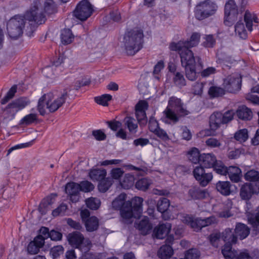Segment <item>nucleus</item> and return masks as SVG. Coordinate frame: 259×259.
Listing matches in <instances>:
<instances>
[{
    "mask_svg": "<svg viewBox=\"0 0 259 259\" xmlns=\"http://www.w3.org/2000/svg\"><path fill=\"white\" fill-rule=\"evenodd\" d=\"M38 5V2H34L33 5L24 15H15L9 20L7 29L10 37L16 39L22 34L26 20L30 23L29 25L32 32L35 30L37 25L45 22L46 16L42 10L39 9Z\"/></svg>",
    "mask_w": 259,
    "mask_h": 259,
    "instance_id": "f257e3e1",
    "label": "nucleus"
},
{
    "mask_svg": "<svg viewBox=\"0 0 259 259\" xmlns=\"http://www.w3.org/2000/svg\"><path fill=\"white\" fill-rule=\"evenodd\" d=\"M126 195L124 193L119 194L112 201L113 207L120 210L122 218L130 219L132 218H139L142 212L143 199L140 197H135L131 201H125Z\"/></svg>",
    "mask_w": 259,
    "mask_h": 259,
    "instance_id": "f03ea898",
    "label": "nucleus"
},
{
    "mask_svg": "<svg viewBox=\"0 0 259 259\" xmlns=\"http://www.w3.org/2000/svg\"><path fill=\"white\" fill-rule=\"evenodd\" d=\"M189 113L181 99L171 96L163 111L162 120L165 123L174 124L179 121L180 117L187 115Z\"/></svg>",
    "mask_w": 259,
    "mask_h": 259,
    "instance_id": "7ed1b4c3",
    "label": "nucleus"
},
{
    "mask_svg": "<svg viewBox=\"0 0 259 259\" xmlns=\"http://www.w3.org/2000/svg\"><path fill=\"white\" fill-rule=\"evenodd\" d=\"M144 34L140 29H131L124 34L122 43L126 53L128 55H134L143 46Z\"/></svg>",
    "mask_w": 259,
    "mask_h": 259,
    "instance_id": "20e7f679",
    "label": "nucleus"
},
{
    "mask_svg": "<svg viewBox=\"0 0 259 259\" xmlns=\"http://www.w3.org/2000/svg\"><path fill=\"white\" fill-rule=\"evenodd\" d=\"M182 42L170 43L169 45V49L171 51H177L178 52L181 58V62L182 66L183 67L192 66V65H196V60H197L198 63L201 64L200 58L199 57H195L194 54L191 50L187 47L181 48Z\"/></svg>",
    "mask_w": 259,
    "mask_h": 259,
    "instance_id": "39448f33",
    "label": "nucleus"
},
{
    "mask_svg": "<svg viewBox=\"0 0 259 259\" xmlns=\"http://www.w3.org/2000/svg\"><path fill=\"white\" fill-rule=\"evenodd\" d=\"M217 8L215 3L209 0L205 1L197 5L194 11L195 16L198 20H203L214 14Z\"/></svg>",
    "mask_w": 259,
    "mask_h": 259,
    "instance_id": "423d86ee",
    "label": "nucleus"
},
{
    "mask_svg": "<svg viewBox=\"0 0 259 259\" xmlns=\"http://www.w3.org/2000/svg\"><path fill=\"white\" fill-rule=\"evenodd\" d=\"M93 8L88 0H82L76 6L74 16L81 21H85L92 14Z\"/></svg>",
    "mask_w": 259,
    "mask_h": 259,
    "instance_id": "0eeeda50",
    "label": "nucleus"
},
{
    "mask_svg": "<svg viewBox=\"0 0 259 259\" xmlns=\"http://www.w3.org/2000/svg\"><path fill=\"white\" fill-rule=\"evenodd\" d=\"M227 123V112L223 113L221 112H215L212 114L209 117V126L210 130L205 131L207 136L214 135L215 131L221 124Z\"/></svg>",
    "mask_w": 259,
    "mask_h": 259,
    "instance_id": "6e6552de",
    "label": "nucleus"
},
{
    "mask_svg": "<svg viewBox=\"0 0 259 259\" xmlns=\"http://www.w3.org/2000/svg\"><path fill=\"white\" fill-rule=\"evenodd\" d=\"M193 175L195 180L202 187L206 186L213 178L212 172H206L202 166H195L193 170Z\"/></svg>",
    "mask_w": 259,
    "mask_h": 259,
    "instance_id": "1a4fd4ad",
    "label": "nucleus"
},
{
    "mask_svg": "<svg viewBox=\"0 0 259 259\" xmlns=\"http://www.w3.org/2000/svg\"><path fill=\"white\" fill-rule=\"evenodd\" d=\"M259 194V181L255 183H245L240 188V196L241 199L248 201L254 194Z\"/></svg>",
    "mask_w": 259,
    "mask_h": 259,
    "instance_id": "9d476101",
    "label": "nucleus"
},
{
    "mask_svg": "<svg viewBox=\"0 0 259 259\" xmlns=\"http://www.w3.org/2000/svg\"><path fill=\"white\" fill-rule=\"evenodd\" d=\"M30 104L29 100L26 98L21 97L13 101L6 107L5 111L11 114L12 118H14L16 113L24 109Z\"/></svg>",
    "mask_w": 259,
    "mask_h": 259,
    "instance_id": "9b49d317",
    "label": "nucleus"
},
{
    "mask_svg": "<svg viewBox=\"0 0 259 259\" xmlns=\"http://www.w3.org/2000/svg\"><path fill=\"white\" fill-rule=\"evenodd\" d=\"M208 238L210 244L216 248L223 245L222 253L224 258L227 259V236L224 233L214 232L209 236Z\"/></svg>",
    "mask_w": 259,
    "mask_h": 259,
    "instance_id": "f8f14e48",
    "label": "nucleus"
},
{
    "mask_svg": "<svg viewBox=\"0 0 259 259\" xmlns=\"http://www.w3.org/2000/svg\"><path fill=\"white\" fill-rule=\"evenodd\" d=\"M231 249V244L228 243V259H259V250L257 249H254L250 254L247 250L238 254L237 251L232 252Z\"/></svg>",
    "mask_w": 259,
    "mask_h": 259,
    "instance_id": "ddd939ff",
    "label": "nucleus"
},
{
    "mask_svg": "<svg viewBox=\"0 0 259 259\" xmlns=\"http://www.w3.org/2000/svg\"><path fill=\"white\" fill-rule=\"evenodd\" d=\"M218 222L217 218L213 215L206 218L204 219L197 218L193 219L190 226L195 231L198 232L203 227L217 224Z\"/></svg>",
    "mask_w": 259,
    "mask_h": 259,
    "instance_id": "4468645a",
    "label": "nucleus"
},
{
    "mask_svg": "<svg viewBox=\"0 0 259 259\" xmlns=\"http://www.w3.org/2000/svg\"><path fill=\"white\" fill-rule=\"evenodd\" d=\"M242 77L240 74H233L228 76V92L235 94L241 88Z\"/></svg>",
    "mask_w": 259,
    "mask_h": 259,
    "instance_id": "2eb2a0df",
    "label": "nucleus"
},
{
    "mask_svg": "<svg viewBox=\"0 0 259 259\" xmlns=\"http://www.w3.org/2000/svg\"><path fill=\"white\" fill-rule=\"evenodd\" d=\"M71 90L65 89L60 97L54 100L53 102L47 101V108L50 112H54L57 110L65 102L67 97L68 96V92Z\"/></svg>",
    "mask_w": 259,
    "mask_h": 259,
    "instance_id": "dca6fc26",
    "label": "nucleus"
},
{
    "mask_svg": "<svg viewBox=\"0 0 259 259\" xmlns=\"http://www.w3.org/2000/svg\"><path fill=\"white\" fill-rule=\"evenodd\" d=\"M240 13L234 0H228V25L234 23L238 20Z\"/></svg>",
    "mask_w": 259,
    "mask_h": 259,
    "instance_id": "f3484780",
    "label": "nucleus"
},
{
    "mask_svg": "<svg viewBox=\"0 0 259 259\" xmlns=\"http://www.w3.org/2000/svg\"><path fill=\"white\" fill-rule=\"evenodd\" d=\"M80 188L79 184L75 182L68 183L65 187V192L69 196L72 202H76L79 199Z\"/></svg>",
    "mask_w": 259,
    "mask_h": 259,
    "instance_id": "a211bd4d",
    "label": "nucleus"
},
{
    "mask_svg": "<svg viewBox=\"0 0 259 259\" xmlns=\"http://www.w3.org/2000/svg\"><path fill=\"white\" fill-rule=\"evenodd\" d=\"M56 196V194H52L42 199L38 207L39 211L42 214H45L52 208V205L55 202Z\"/></svg>",
    "mask_w": 259,
    "mask_h": 259,
    "instance_id": "6ab92c4d",
    "label": "nucleus"
},
{
    "mask_svg": "<svg viewBox=\"0 0 259 259\" xmlns=\"http://www.w3.org/2000/svg\"><path fill=\"white\" fill-rule=\"evenodd\" d=\"M237 117L243 121H250L253 117L251 109L245 105L239 106L236 111Z\"/></svg>",
    "mask_w": 259,
    "mask_h": 259,
    "instance_id": "aec40b11",
    "label": "nucleus"
},
{
    "mask_svg": "<svg viewBox=\"0 0 259 259\" xmlns=\"http://www.w3.org/2000/svg\"><path fill=\"white\" fill-rule=\"evenodd\" d=\"M215 156L212 153H202L200 156V162L199 166L209 168L214 166L217 162Z\"/></svg>",
    "mask_w": 259,
    "mask_h": 259,
    "instance_id": "412c9836",
    "label": "nucleus"
},
{
    "mask_svg": "<svg viewBox=\"0 0 259 259\" xmlns=\"http://www.w3.org/2000/svg\"><path fill=\"white\" fill-rule=\"evenodd\" d=\"M83 240V235L78 232H73L69 233L67 236V240L69 244L73 247L76 248L81 246Z\"/></svg>",
    "mask_w": 259,
    "mask_h": 259,
    "instance_id": "4be33fe9",
    "label": "nucleus"
},
{
    "mask_svg": "<svg viewBox=\"0 0 259 259\" xmlns=\"http://www.w3.org/2000/svg\"><path fill=\"white\" fill-rule=\"evenodd\" d=\"M171 225L169 223L161 224L156 227L153 231L155 237L158 239H163L170 231Z\"/></svg>",
    "mask_w": 259,
    "mask_h": 259,
    "instance_id": "5701e85b",
    "label": "nucleus"
},
{
    "mask_svg": "<svg viewBox=\"0 0 259 259\" xmlns=\"http://www.w3.org/2000/svg\"><path fill=\"white\" fill-rule=\"evenodd\" d=\"M244 21L245 23L246 27L250 32L252 30L253 26H257L256 24L258 23V18L256 15L254 13H251L248 10L245 12Z\"/></svg>",
    "mask_w": 259,
    "mask_h": 259,
    "instance_id": "b1692460",
    "label": "nucleus"
},
{
    "mask_svg": "<svg viewBox=\"0 0 259 259\" xmlns=\"http://www.w3.org/2000/svg\"><path fill=\"white\" fill-rule=\"evenodd\" d=\"M135 224L137 229L144 235L149 234L152 229V225L147 217H144L138 223Z\"/></svg>",
    "mask_w": 259,
    "mask_h": 259,
    "instance_id": "393cba45",
    "label": "nucleus"
},
{
    "mask_svg": "<svg viewBox=\"0 0 259 259\" xmlns=\"http://www.w3.org/2000/svg\"><path fill=\"white\" fill-rule=\"evenodd\" d=\"M200 35L197 32H193L189 40H180L178 42H182L181 48L187 47L189 49L196 46L199 42Z\"/></svg>",
    "mask_w": 259,
    "mask_h": 259,
    "instance_id": "a878e982",
    "label": "nucleus"
},
{
    "mask_svg": "<svg viewBox=\"0 0 259 259\" xmlns=\"http://www.w3.org/2000/svg\"><path fill=\"white\" fill-rule=\"evenodd\" d=\"M90 179L93 181L99 182L106 176V170L104 168H95L90 170L89 173Z\"/></svg>",
    "mask_w": 259,
    "mask_h": 259,
    "instance_id": "bb28decb",
    "label": "nucleus"
},
{
    "mask_svg": "<svg viewBox=\"0 0 259 259\" xmlns=\"http://www.w3.org/2000/svg\"><path fill=\"white\" fill-rule=\"evenodd\" d=\"M236 235L240 240L246 238L250 233V229L247 225L242 223H238L235 229Z\"/></svg>",
    "mask_w": 259,
    "mask_h": 259,
    "instance_id": "cd10ccee",
    "label": "nucleus"
},
{
    "mask_svg": "<svg viewBox=\"0 0 259 259\" xmlns=\"http://www.w3.org/2000/svg\"><path fill=\"white\" fill-rule=\"evenodd\" d=\"M88 232H92L98 230L99 226V219L95 216H92L83 223Z\"/></svg>",
    "mask_w": 259,
    "mask_h": 259,
    "instance_id": "c85d7f7f",
    "label": "nucleus"
},
{
    "mask_svg": "<svg viewBox=\"0 0 259 259\" xmlns=\"http://www.w3.org/2000/svg\"><path fill=\"white\" fill-rule=\"evenodd\" d=\"M188 193L193 199H202L206 197V191L199 187H194L189 190Z\"/></svg>",
    "mask_w": 259,
    "mask_h": 259,
    "instance_id": "c756f323",
    "label": "nucleus"
},
{
    "mask_svg": "<svg viewBox=\"0 0 259 259\" xmlns=\"http://www.w3.org/2000/svg\"><path fill=\"white\" fill-rule=\"evenodd\" d=\"M173 253L174 251L171 246L163 245L158 250V255L161 259H167L173 254Z\"/></svg>",
    "mask_w": 259,
    "mask_h": 259,
    "instance_id": "7c9ffc66",
    "label": "nucleus"
},
{
    "mask_svg": "<svg viewBox=\"0 0 259 259\" xmlns=\"http://www.w3.org/2000/svg\"><path fill=\"white\" fill-rule=\"evenodd\" d=\"M201 155L199 150L195 147L192 148L188 152L189 160L194 164H200Z\"/></svg>",
    "mask_w": 259,
    "mask_h": 259,
    "instance_id": "2f4dec72",
    "label": "nucleus"
},
{
    "mask_svg": "<svg viewBox=\"0 0 259 259\" xmlns=\"http://www.w3.org/2000/svg\"><path fill=\"white\" fill-rule=\"evenodd\" d=\"M113 181L109 177L105 178L99 182L98 188L101 192H106L112 186Z\"/></svg>",
    "mask_w": 259,
    "mask_h": 259,
    "instance_id": "473e14b6",
    "label": "nucleus"
},
{
    "mask_svg": "<svg viewBox=\"0 0 259 259\" xmlns=\"http://www.w3.org/2000/svg\"><path fill=\"white\" fill-rule=\"evenodd\" d=\"M74 36L69 29H64L61 31V40L63 45H68L73 41Z\"/></svg>",
    "mask_w": 259,
    "mask_h": 259,
    "instance_id": "72a5a7b5",
    "label": "nucleus"
},
{
    "mask_svg": "<svg viewBox=\"0 0 259 259\" xmlns=\"http://www.w3.org/2000/svg\"><path fill=\"white\" fill-rule=\"evenodd\" d=\"M172 81L174 84L179 87L182 88L186 85V81L182 72H177L173 75Z\"/></svg>",
    "mask_w": 259,
    "mask_h": 259,
    "instance_id": "f704fd0d",
    "label": "nucleus"
},
{
    "mask_svg": "<svg viewBox=\"0 0 259 259\" xmlns=\"http://www.w3.org/2000/svg\"><path fill=\"white\" fill-rule=\"evenodd\" d=\"M225 90L222 87L212 85L208 90V95L211 98H218L225 94Z\"/></svg>",
    "mask_w": 259,
    "mask_h": 259,
    "instance_id": "c9c22d12",
    "label": "nucleus"
},
{
    "mask_svg": "<svg viewBox=\"0 0 259 259\" xmlns=\"http://www.w3.org/2000/svg\"><path fill=\"white\" fill-rule=\"evenodd\" d=\"M124 122L130 133H136L137 132L138 123L134 118L130 116L126 117Z\"/></svg>",
    "mask_w": 259,
    "mask_h": 259,
    "instance_id": "e433bc0d",
    "label": "nucleus"
},
{
    "mask_svg": "<svg viewBox=\"0 0 259 259\" xmlns=\"http://www.w3.org/2000/svg\"><path fill=\"white\" fill-rule=\"evenodd\" d=\"M164 63L163 60H160L154 66L153 71L152 72L153 77L159 80L161 77V71L164 68Z\"/></svg>",
    "mask_w": 259,
    "mask_h": 259,
    "instance_id": "4c0bfd02",
    "label": "nucleus"
},
{
    "mask_svg": "<svg viewBox=\"0 0 259 259\" xmlns=\"http://www.w3.org/2000/svg\"><path fill=\"white\" fill-rule=\"evenodd\" d=\"M134 184V177L130 174H126L121 182L120 185L125 189H128L133 186Z\"/></svg>",
    "mask_w": 259,
    "mask_h": 259,
    "instance_id": "58836bf2",
    "label": "nucleus"
},
{
    "mask_svg": "<svg viewBox=\"0 0 259 259\" xmlns=\"http://www.w3.org/2000/svg\"><path fill=\"white\" fill-rule=\"evenodd\" d=\"M37 120V115L35 113H30L24 116L20 121V125H29Z\"/></svg>",
    "mask_w": 259,
    "mask_h": 259,
    "instance_id": "ea45409f",
    "label": "nucleus"
},
{
    "mask_svg": "<svg viewBox=\"0 0 259 259\" xmlns=\"http://www.w3.org/2000/svg\"><path fill=\"white\" fill-rule=\"evenodd\" d=\"M170 205L169 200L166 198H160L157 202V208L161 213L166 211Z\"/></svg>",
    "mask_w": 259,
    "mask_h": 259,
    "instance_id": "a19ab883",
    "label": "nucleus"
},
{
    "mask_svg": "<svg viewBox=\"0 0 259 259\" xmlns=\"http://www.w3.org/2000/svg\"><path fill=\"white\" fill-rule=\"evenodd\" d=\"M244 179L251 183H255L259 181V171L255 170H250L244 175Z\"/></svg>",
    "mask_w": 259,
    "mask_h": 259,
    "instance_id": "79ce46f5",
    "label": "nucleus"
},
{
    "mask_svg": "<svg viewBox=\"0 0 259 259\" xmlns=\"http://www.w3.org/2000/svg\"><path fill=\"white\" fill-rule=\"evenodd\" d=\"M151 184L150 180L147 178H142L136 182L135 187L138 190L145 191L149 188Z\"/></svg>",
    "mask_w": 259,
    "mask_h": 259,
    "instance_id": "37998d69",
    "label": "nucleus"
},
{
    "mask_svg": "<svg viewBox=\"0 0 259 259\" xmlns=\"http://www.w3.org/2000/svg\"><path fill=\"white\" fill-rule=\"evenodd\" d=\"M235 31L242 39H246L247 37V33L244 25L241 22H238L236 23L235 26Z\"/></svg>",
    "mask_w": 259,
    "mask_h": 259,
    "instance_id": "c03bdc74",
    "label": "nucleus"
},
{
    "mask_svg": "<svg viewBox=\"0 0 259 259\" xmlns=\"http://www.w3.org/2000/svg\"><path fill=\"white\" fill-rule=\"evenodd\" d=\"M44 11L48 14L50 15L57 12V7L53 0H46L44 4Z\"/></svg>",
    "mask_w": 259,
    "mask_h": 259,
    "instance_id": "a18cd8bd",
    "label": "nucleus"
},
{
    "mask_svg": "<svg viewBox=\"0 0 259 259\" xmlns=\"http://www.w3.org/2000/svg\"><path fill=\"white\" fill-rule=\"evenodd\" d=\"M112 97L109 94H104L100 96L96 97L94 98L95 101L99 105L107 106L108 102L111 100Z\"/></svg>",
    "mask_w": 259,
    "mask_h": 259,
    "instance_id": "49530a36",
    "label": "nucleus"
},
{
    "mask_svg": "<svg viewBox=\"0 0 259 259\" xmlns=\"http://www.w3.org/2000/svg\"><path fill=\"white\" fill-rule=\"evenodd\" d=\"M184 68L186 77L191 81L196 80L197 77V72L196 71V65Z\"/></svg>",
    "mask_w": 259,
    "mask_h": 259,
    "instance_id": "de8ad7c7",
    "label": "nucleus"
},
{
    "mask_svg": "<svg viewBox=\"0 0 259 259\" xmlns=\"http://www.w3.org/2000/svg\"><path fill=\"white\" fill-rule=\"evenodd\" d=\"M85 204L90 209L96 210L100 207L101 201L97 198L90 197L85 200Z\"/></svg>",
    "mask_w": 259,
    "mask_h": 259,
    "instance_id": "09e8293b",
    "label": "nucleus"
},
{
    "mask_svg": "<svg viewBox=\"0 0 259 259\" xmlns=\"http://www.w3.org/2000/svg\"><path fill=\"white\" fill-rule=\"evenodd\" d=\"M234 138L240 142H244L248 138V131L246 128H243L237 132L234 135Z\"/></svg>",
    "mask_w": 259,
    "mask_h": 259,
    "instance_id": "8fccbe9b",
    "label": "nucleus"
},
{
    "mask_svg": "<svg viewBox=\"0 0 259 259\" xmlns=\"http://www.w3.org/2000/svg\"><path fill=\"white\" fill-rule=\"evenodd\" d=\"M46 95L41 96L38 102L37 110L41 115H45L46 113V108H47Z\"/></svg>",
    "mask_w": 259,
    "mask_h": 259,
    "instance_id": "3c124183",
    "label": "nucleus"
},
{
    "mask_svg": "<svg viewBox=\"0 0 259 259\" xmlns=\"http://www.w3.org/2000/svg\"><path fill=\"white\" fill-rule=\"evenodd\" d=\"M212 168L217 174L224 176L227 175V166L221 161L217 160V162Z\"/></svg>",
    "mask_w": 259,
    "mask_h": 259,
    "instance_id": "603ef678",
    "label": "nucleus"
},
{
    "mask_svg": "<svg viewBox=\"0 0 259 259\" xmlns=\"http://www.w3.org/2000/svg\"><path fill=\"white\" fill-rule=\"evenodd\" d=\"M200 254L199 251L195 248H191L185 253V259H199Z\"/></svg>",
    "mask_w": 259,
    "mask_h": 259,
    "instance_id": "864d4df0",
    "label": "nucleus"
},
{
    "mask_svg": "<svg viewBox=\"0 0 259 259\" xmlns=\"http://www.w3.org/2000/svg\"><path fill=\"white\" fill-rule=\"evenodd\" d=\"M79 184L80 191L84 192H91L94 189V185L88 181H81Z\"/></svg>",
    "mask_w": 259,
    "mask_h": 259,
    "instance_id": "5fc2aeb1",
    "label": "nucleus"
},
{
    "mask_svg": "<svg viewBox=\"0 0 259 259\" xmlns=\"http://www.w3.org/2000/svg\"><path fill=\"white\" fill-rule=\"evenodd\" d=\"M17 92V86L16 85H14L12 86L10 90L7 93V95L5 96V97L2 99L1 100V104H6L9 100H10L11 99L13 98L14 96L15 93Z\"/></svg>",
    "mask_w": 259,
    "mask_h": 259,
    "instance_id": "6e6d98bb",
    "label": "nucleus"
},
{
    "mask_svg": "<svg viewBox=\"0 0 259 259\" xmlns=\"http://www.w3.org/2000/svg\"><path fill=\"white\" fill-rule=\"evenodd\" d=\"M124 173L123 170L121 168H112L110 172L111 179L116 180H119L123 176Z\"/></svg>",
    "mask_w": 259,
    "mask_h": 259,
    "instance_id": "4d7b16f0",
    "label": "nucleus"
},
{
    "mask_svg": "<svg viewBox=\"0 0 259 259\" xmlns=\"http://www.w3.org/2000/svg\"><path fill=\"white\" fill-rule=\"evenodd\" d=\"M248 223L254 230L259 226V211L255 215H252L248 218Z\"/></svg>",
    "mask_w": 259,
    "mask_h": 259,
    "instance_id": "13d9d810",
    "label": "nucleus"
},
{
    "mask_svg": "<svg viewBox=\"0 0 259 259\" xmlns=\"http://www.w3.org/2000/svg\"><path fill=\"white\" fill-rule=\"evenodd\" d=\"M67 208V206L65 204L62 203L57 208L52 211V214L54 217H58L60 215H64Z\"/></svg>",
    "mask_w": 259,
    "mask_h": 259,
    "instance_id": "bf43d9fd",
    "label": "nucleus"
},
{
    "mask_svg": "<svg viewBox=\"0 0 259 259\" xmlns=\"http://www.w3.org/2000/svg\"><path fill=\"white\" fill-rule=\"evenodd\" d=\"M64 248L61 245L54 246L52 248L51 253L53 258H58L61 254L63 253Z\"/></svg>",
    "mask_w": 259,
    "mask_h": 259,
    "instance_id": "052dcab7",
    "label": "nucleus"
},
{
    "mask_svg": "<svg viewBox=\"0 0 259 259\" xmlns=\"http://www.w3.org/2000/svg\"><path fill=\"white\" fill-rule=\"evenodd\" d=\"M205 41L203 42L204 47L206 48H212L215 44V40L212 35H207L205 37Z\"/></svg>",
    "mask_w": 259,
    "mask_h": 259,
    "instance_id": "680f3d73",
    "label": "nucleus"
},
{
    "mask_svg": "<svg viewBox=\"0 0 259 259\" xmlns=\"http://www.w3.org/2000/svg\"><path fill=\"white\" fill-rule=\"evenodd\" d=\"M148 107L149 105L147 101L145 100H140L136 105L135 111L146 112L148 109Z\"/></svg>",
    "mask_w": 259,
    "mask_h": 259,
    "instance_id": "e2e57ef3",
    "label": "nucleus"
},
{
    "mask_svg": "<svg viewBox=\"0 0 259 259\" xmlns=\"http://www.w3.org/2000/svg\"><path fill=\"white\" fill-rule=\"evenodd\" d=\"M216 188L222 194L227 196V181H219L217 183Z\"/></svg>",
    "mask_w": 259,
    "mask_h": 259,
    "instance_id": "0e129e2a",
    "label": "nucleus"
},
{
    "mask_svg": "<svg viewBox=\"0 0 259 259\" xmlns=\"http://www.w3.org/2000/svg\"><path fill=\"white\" fill-rule=\"evenodd\" d=\"M148 127L150 132L154 133L159 128L157 121L154 118L151 117L149 120Z\"/></svg>",
    "mask_w": 259,
    "mask_h": 259,
    "instance_id": "69168bd1",
    "label": "nucleus"
},
{
    "mask_svg": "<svg viewBox=\"0 0 259 259\" xmlns=\"http://www.w3.org/2000/svg\"><path fill=\"white\" fill-rule=\"evenodd\" d=\"M66 222L68 226L75 230H80L82 229L81 224L79 222L74 221L71 218L67 219Z\"/></svg>",
    "mask_w": 259,
    "mask_h": 259,
    "instance_id": "338daca9",
    "label": "nucleus"
},
{
    "mask_svg": "<svg viewBox=\"0 0 259 259\" xmlns=\"http://www.w3.org/2000/svg\"><path fill=\"white\" fill-rule=\"evenodd\" d=\"M92 135L97 141H103L106 138V134L101 130H94L92 132Z\"/></svg>",
    "mask_w": 259,
    "mask_h": 259,
    "instance_id": "774afa93",
    "label": "nucleus"
}]
</instances>
